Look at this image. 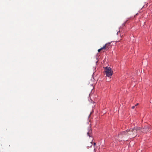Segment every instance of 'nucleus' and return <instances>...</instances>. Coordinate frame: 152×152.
<instances>
[{
	"mask_svg": "<svg viewBox=\"0 0 152 152\" xmlns=\"http://www.w3.org/2000/svg\"><path fill=\"white\" fill-rule=\"evenodd\" d=\"M126 134H127L126 133L125 131L121 132L118 135V140L120 141L127 140H128Z\"/></svg>",
	"mask_w": 152,
	"mask_h": 152,
	"instance_id": "obj_1",
	"label": "nucleus"
},
{
	"mask_svg": "<svg viewBox=\"0 0 152 152\" xmlns=\"http://www.w3.org/2000/svg\"><path fill=\"white\" fill-rule=\"evenodd\" d=\"M142 129L140 127H135L133 129H130V132H132V137H135L137 135V133L139 132L140 131H141Z\"/></svg>",
	"mask_w": 152,
	"mask_h": 152,
	"instance_id": "obj_2",
	"label": "nucleus"
},
{
	"mask_svg": "<svg viewBox=\"0 0 152 152\" xmlns=\"http://www.w3.org/2000/svg\"><path fill=\"white\" fill-rule=\"evenodd\" d=\"M113 71L111 68L110 67H106L104 68V73L106 76L110 77L113 74Z\"/></svg>",
	"mask_w": 152,
	"mask_h": 152,
	"instance_id": "obj_3",
	"label": "nucleus"
},
{
	"mask_svg": "<svg viewBox=\"0 0 152 152\" xmlns=\"http://www.w3.org/2000/svg\"><path fill=\"white\" fill-rule=\"evenodd\" d=\"M130 129H129V130H127L126 131H125L126 133L127 134H126L127 135V138H128V137H129L131 138L134 137H132V135L131 134H132V133L130 132Z\"/></svg>",
	"mask_w": 152,
	"mask_h": 152,
	"instance_id": "obj_4",
	"label": "nucleus"
},
{
	"mask_svg": "<svg viewBox=\"0 0 152 152\" xmlns=\"http://www.w3.org/2000/svg\"><path fill=\"white\" fill-rule=\"evenodd\" d=\"M109 45L107 44H106L104 45L100 49H99L98 51L99 52L100 51L103 50H106L108 48V46Z\"/></svg>",
	"mask_w": 152,
	"mask_h": 152,
	"instance_id": "obj_5",
	"label": "nucleus"
},
{
	"mask_svg": "<svg viewBox=\"0 0 152 152\" xmlns=\"http://www.w3.org/2000/svg\"><path fill=\"white\" fill-rule=\"evenodd\" d=\"M149 129H150L149 126H146L144 127V128L143 129V130L142 131V132L145 133H146L150 131Z\"/></svg>",
	"mask_w": 152,
	"mask_h": 152,
	"instance_id": "obj_6",
	"label": "nucleus"
},
{
	"mask_svg": "<svg viewBox=\"0 0 152 152\" xmlns=\"http://www.w3.org/2000/svg\"><path fill=\"white\" fill-rule=\"evenodd\" d=\"M92 133V130L90 128H89L87 134L88 136L91 137L92 136L91 134Z\"/></svg>",
	"mask_w": 152,
	"mask_h": 152,
	"instance_id": "obj_7",
	"label": "nucleus"
},
{
	"mask_svg": "<svg viewBox=\"0 0 152 152\" xmlns=\"http://www.w3.org/2000/svg\"><path fill=\"white\" fill-rule=\"evenodd\" d=\"M92 145V142H91L88 146H87V148H88L90 147H91Z\"/></svg>",
	"mask_w": 152,
	"mask_h": 152,
	"instance_id": "obj_8",
	"label": "nucleus"
},
{
	"mask_svg": "<svg viewBox=\"0 0 152 152\" xmlns=\"http://www.w3.org/2000/svg\"><path fill=\"white\" fill-rule=\"evenodd\" d=\"M118 35H119L120 38H121V35L119 31L117 32V36H118Z\"/></svg>",
	"mask_w": 152,
	"mask_h": 152,
	"instance_id": "obj_9",
	"label": "nucleus"
},
{
	"mask_svg": "<svg viewBox=\"0 0 152 152\" xmlns=\"http://www.w3.org/2000/svg\"><path fill=\"white\" fill-rule=\"evenodd\" d=\"M135 106H132V109H134V108H135Z\"/></svg>",
	"mask_w": 152,
	"mask_h": 152,
	"instance_id": "obj_10",
	"label": "nucleus"
},
{
	"mask_svg": "<svg viewBox=\"0 0 152 152\" xmlns=\"http://www.w3.org/2000/svg\"><path fill=\"white\" fill-rule=\"evenodd\" d=\"M96 145V143H95V142H94V146H95Z\"/></svg>",
	"mask_w": 152,
	"mask_h": 152,
	"instance_id": "obj_11",
	"label": "nucleus"
},
{
	"mask_svg": "<svg viewBox=\"0 0 152 152\" xmlns=\"http://www.w3.org/2000/svg\"><path fill=\"white\" fill-rule=\"evenodd\" d=\"M138 104L137 103V104H135V106H137V105H138Z\"/></svg>",
	"mask_w": 152,
	"mask_h": 152,
	"instance_id": "obj_12",
	"label": "nucleus"
}]
</instances>
